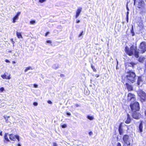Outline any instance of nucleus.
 <instances>
[{"mask_svg": "<svg viewBox=\"0 0 146 146\" xmlns=\"http://www.w3.org/2000/svg\"><path fill=\"white\" fill-rule=\"evenodd\" d=\"M46 1V0H39V2L40 3H43Z\"/></svg>", "mask_w": 146, "mask_h": 146, "instance_id": "obj_28", "label": "nucleus"}, {"mask_svg": "<svg viewBox=\"0 0 146 146\" xmlns=\"http://www.w3.org/2000/svg\"><path fill=\"white\" fill-rule=\"evenodd\" d=\"M62 127L63 128H65L67 127V125L65 124H64L63 125H62Z\"/></svg>", "mask_w": 146, "mask_h": 146, "instance_id": "obj_29", "label": "nucleus"}, {"mask_svg": "<svg viewBox=\"0 0 146 146\" xmlns=\"http://www.w3.org/2000/svg\"><path fill=\"white\" fill-rule=\"evenodd\" d=\"M145 115H146V111H145Z\"/></svg>", "mask_w": 146, "mask_h": 146, "instance_id": "obj_56", "label": "nucleus"}, {"mask_svg": "<svg viewBox=\"0 0 146 146\" xmlns=\"http://www.w3.org/2000/svg\"><path fill=\"white\" fill-rule=\"evenodd\" d=\"M146 51V42H141L139 45V53H143Z\"/></svg>", "mask_w": 146, "mask_h": 146, "instance_id": "obj_4", "label": "nucleus"}, {"mask_svg": "<svg viewBox=\"0 0 146 146\" xmlns=\"http://www.w3.org/2000/svg\"><path fill=\"white\" fill-rule=\"evenodd\" d=\"M11 42H12V44H13V46H14V45H13V44H14V41L13 40V39H11Z\"/></svg>", "mask_w": 146, "mask_h": 146, "instance_id": "obj_32", "label": "nucleus"}, {"mask_svg": "<svg viewBox=\"0 0 146 146\" xmlns=\"http://www.w3.org/2000/svg\"><path fill=\"white\" fill-rule=\"evenodd\" d=\"M17 139L18 141H19L20 139H19V137L18 135H16V139Z\"/></svg>", "mask_w": 146, "mask_h": 146, "instance_id": "obj_27", "label": "nucleus"}, {"mask_svg": "<svg viewBox=\"0 0 146 146\" xmlns=\"http://www.w3.org/2000/svg\"><path fill=\"white\" fill-rule=\"evenodd\" d=\"M133 113L132 114L133 118L137 119H139L141 117V114L136 111H133Z\"/></svg>", "mask_w": 146, "mask_h": 146, "instance_id": "obj_8", "label": "nucleus"}, {"mask_svg": "<svg viewBox=\"0 0 146 146\" xmlns=\"http://www.w3.org/2000/svg\"><path fill=\"white\" fill-rule=\"evenodd\" d=\"M4 90V88L3 87H2L0 88V91L1 92H2Z\"/></svg>", "mask_w": 146, "mask_h": 146, "instance_id": "obj_31", "label": "nucleus"}, {"mask_svg": "<svg viewBox=\"0 0 146 146\" xmlns=\"http://www.w3.org/2000/svg\"><path fill=\"white\" fill-rule=\"evenodd\" d=\"M134 35V33H133V34H132V36H133Z\"/></svg>", "mask_w": 146, "mask_h": 146, "instance_id": "obj_55", "label": "nucleus"}, {"mask_svg": "<svg viewBox=\"0 0 146 146\" xmlns=\"http://www.w3.org/2000/svg\"><path fill=\"white\" fill-rule=\"evenodd\" d=\"M67 114L68 115H71V114L70 113H67Z\"/></svg>", "mask_w": 146, "mask_h": 146, "instance_id": "obj_45", "label": "nucleus"}, {"mask_svg": "<svg viewBox=\"0 0 146 146\" xmlns=\"http://www.w3.org/2000/svg\"><path fill=\"white\" fill-rule=\"evenodd\" d=\"M82 10V8L81 7H79L77 10L76 11V18H77L80 15L81 12Z\"/></svg>", "mask_w": 146, "mask_h": 146, "instance_id": "obj_10", "label": "nucleus"}, {"mask_svg": "<svg viewBox=\"0 0 146 146\" xmlns=\"http://www.w3.org/2000/svg\"><path fill=\"white\" fill-rule=\"evenodd\" d=\"M30 23L31 24H34L35 23V21H30Z\"/></svg>", "mask_w": 146, "mask_h": 146, "instance_id": "obj_26", "label": "nucleus"}, {"mask_svg": "<svg viewBox=\"0 0 146 146\" xmlns=\"http://www.w3.org/2000/svg\"><path fill=\"white\" fill-rule=\"evenodd\" d=\"M145 5L144 2L142 0H140L137 5V7L140 9L143 8Z\"/></svg>", "mask_w": 146, "mask_h": 146, "instance_id": "obj_9", "label": "nucleus"}, {"mask_svg": "<svg viewBox=\"0 0 146 146\" xmlns=\"http://www.w3.org/2000/svg\"><path fill=\"white\" fill-rule=\"evenodd\" d=\"M128 101H131V103L133 102L135 100V95L131 93H129L127 96Z\"/></svg>", "mask_w": 146, "mask_h": 146, "instance_id": "obj_7", "label": "nucleus"}, {"mask_svg": "<svg viewBox=\"0 0 146 146\" xmlns=\"http://www.w3.org/2000/svg\"><path fill=\"white\" fill-rule=\"evenodd\" d=\"M117 63H118V61H117Z\"/></svg>", "mask_w": 146, "mask_h": 146, "instance_id": "obj_57", "label": "nucleus"}, {"mask_svg": "<svg viewBox=\"0 0 146 146\" xmlns=\"http://www.w3.org/2000/svg\"><path fill=\"white\" fill-rule=\"evenodd\" d=\"M89 134L90 135H91L93 134V133L92 131H90L89 132Z\"/></svg>", "mask_w": 146, "mask_h": 146, "instance_id": "obj_39", "label": "nucleus"}, {"mask_svg": "<svg viewBox=\"0 0 146 146\" xmlns=\"http://www.w3.org/2000/svg\"><path fill=\"white\" fill-rule=\"evenodd\" d=\"M117 146H121V143H120L118 142L117 143Z\"/></svg>", "mask_w": 146, "mask_h": 146, "instance_id": "obj_36", "label": "nucleus"}, {"mask_svg": "<svg viewBox=\"0 0 146 146\" xmlns=\"http://www.w3.org/2000/svg\"><path fill=\"white\" fill-rule=\"evenodd\" d=\"M134 0V5H135V1H136V0Z\"/></svg>", "mask_w": 146, "mask_h": 146, "instance_id": "obj_51", "label": "nucleus"}, {"mask_svg": "<svg viewBox=\"0 0 146 146\" xmlns=\"http://www.w3.org/2000/svg\"><path fill=\"white\" fill-rule=\"evenodd\" d=\"M123 140L125 144H126L127 146H131L130 140L129 139V136L127 135H124L123 137Z\"/></svg>", "mask_w": 146, "mask_h": 146, "instance_id": "obj_6", "label": "nucleus"}, {"mask_svg": "<svg viewBox=\"0 0 146 146\" xmlns=\"http://www.w3.org/2000/svg\"><path fill=\"white\" fill-rule=\"evenodd\" d=\"M87 118L91 120H92L94 119V118L93 116H90L89 115L87 116Z\"/></svg>", "mask_w": 146, "mask_h": 146, "instance_id": "obj_20", "label": "nucleus"}, {"mask_svg": "<svg viewBox=\"0 0 146 146\" xmlns=\"http://www.w3.org/2000/svg\"><path fill=\"white\" fill-rule=\"evenodd\" d=\"M121 124H120L119 127V134L120 135H122L123 134V129L121 128Z\"/></svg>", "mask_w": 146, "mask_h": 146, "instance_id": "obj_16", "label": "nucleus"}, {"mask_svg": "<svg viewBox=\"0 0 146 146\" xmlns=\"http://www.w3.org/2000/svg\"><path fill=\"white\" fill-rule=\"evenodd\" d=\"M145 2H146V0H145Z\"/></svg>", "mask_w": 146, "mask_h": 146, "instance_id": "obj_58", "label": "nucleus"}, {"mask_svg": "<svg viewBox=\"0 0 146 146\" xmlns=\"http://www.w3.org/2000/svg\"><path fill=\"white\" fill-rule=\"evenodd\" d=\"M142 84V81L141 77H138L137 79V85L138 86H141Z\"/></svg>", "mask_w": 146, "mask_h": 146, "instance_id": "obj_11", "label": "nucleus"}, {"mask_svg": "<svg viewBox=\"0 0 146 146\" xmlns=\"http://www.w3.org/2000/svg\"><path fill=\"white\" fill-rule=\"evenodd\" d=\"M125 85H126L127 89L128 91H131L133 90V88L131 85H130L127 83H126Z\"/></svg>", "mask_w": 146, "mask_h": 146, "instance_id": "obj_12", "label": "nucleus"}, {"mask_svg": "<svg viewBox=\"0 0 146 146\" xmlns=\"http://www.w3.org/2000/svg\"><path fill=\"white\" fill-rule=\"evenodd\" d=\"M75 105L76 107H78L79 106V105L78 104H76Z\"/></svg>", "mask_w": 146, "mask_h": 146, "instance_id": "obj_48", "label": "nucleus"}, {"mask_svg": "<svg viewBox=\"0 0 146 146\" xmlns=\"http://www.w3.org/2000/svg\"><path fill=\"white\" fill-rule=\"evenodd\" d=\"M5 61L7 62H9V61L8 60L6 59L5 60Z\"/></svg>", "mask_w": 146, "mask_h": 146, "instance_id": "obj_44", "label": "nucleus"}, {"mask_svg": "<svg viewBox=\"0 0 146 146\" xmlns=\"http://www.w3.org/2000/svg\"><path fill=\"white\" fill-rule=\"evenodd\" d=\"M48 32H47L45 34V36H47V35L48 34Z\"/></svg>", "mask_w": 146, "mask_h": 146, "instance_id": "obj_50", "label": "nucleus"}, {"mask_svg": "<svg viewBox=\"0 0 146 146\" xmlns=\"http://www.w3.org/2000/svg\"><path fill=\"white\" fill-rule=\"evenodd\" d=\"M21 14L20 12H18L17 13L16 15L15 16L17 17H19V16Z\"/></svg>", "mask_w": 146, "mask_h": 146, "instance_id": "obj_25", "label": "nucleus"}, {"mask_svg": "<svg viewBox=\"0 0 146 146\" xmlns=\"http://www.w3.org/2000/svg\"><path fill=\"white\" fill-rule=\"evenodd\" d=\"M12 62H13V64H14V63H15V61H13Z\"/></svg>", "mask_w": 146, "mask_h": 146, "instance_id": "obj_54", "label": "nucleus"}, {"mask_svg": "<svg viewBox=\"0 0 146 146\" xmlns=\"http://www.w3.org/2000/svg\"><path fill=\"white\" fill-rule=\"evenodd\" d=\"M60 76L61 77H64V74H61L60 75Z\"/></svg>", "mask_w": 146, "mask_h": 146, "instance_id": "obj_41", "label": "nucleus"}, {"mask_svg": "<svg viewBox=\"0 0 146 146\" xmlns=\"http://www.w3.org/2000/svg\"><path fill=\"white\" fill-rule=\"evenodd\" d=\"M131 119L130 117V116L129 114H127V119L125 121V122L127 124L131 122Z\"/></svg>", "mask_w": 146, "mask_h": 146, "instance_id": "obj_13", "label": "nucleus"}, {"mask_svg": "<svg viewBox=\"0 0 146 146\" xmlns=\"http://www.w3.org/2000/svg\"><path fill=\"white\" fill-rule=\"evenodd\" d=\"M83 32L82 31V32L80 33V34L79 35V37H80L81 36H82L83 35Z\"/></svg>", "mask_w": 146, "mask_h": 146, "instance_id": "obj_33", "label": "nucleus"}, {"mask_svg": "<svg viewBox=\"0 0 146 146\" xmlns=\"http://www.w3.org/2000/svg\"><path fill=\"white\" fill-rule=\"evenodd\" d=\"M129 14V12L128 11H127V13H126V17H128Z\"/></svg>", "mask_w": 146, "mask_h": 146, "instance_id": "obj_40", "label": "nucleus"}, {"mask_svg": "<svg viewBox=\"0 0 146 146\" xmlns=\"http://www.w3.org/2000/svg\"><path fill=\"white\" fill-rule=\"evenodd\" d=\"M46 42L47 43L51 44L52 43V41L51 40H48L46 41Z\"/></svg>", "mask_w": 146, "mask_h": 146, "instance_id": "obj_30", "label": "nucleus"}, {"mask_svg": "<svg viewBox=\"0 0 146 146\" xmlns=\"http://www.w3.org/2000/svg\"><path fill=\"white\" fill-rule=\"evenodd\" d=\"M53 146H57V144L55 143H53Z\"/></svg>", "mask_w": 146, "mask_h": 146, "instance_id": "obj_38", "label": "nucleus"}, {"mask_svg": "<svg viewBox=\"0 0 146 146\" xmlns=\"http://www.w3.org/2000/svg\"><path fill=\"white\" fill-rule=\"evenodd\" d=\"M134 64L132 62L127 63L126 64L125 72L127 74L126 79L129 82L133 83L136 80V75L135 73L132 71L133 68Z\"/></svg>", "mask_w": 146, "mask_h": 146, "instance_id": "obj_1", "label": "nucleus"}, {"mask_svg": "<svg viewBox=\"0 0 146 146\" xmlns=\"http://www.w3.org/2000/svg\"><path fill=\"white\" fill-rule=\"evenodd\" d=\"M1 76L3 79L5 78L8 79H9V76H7L5 74L2 75Z\"/></svg>", "mask_w": 146, "mask_h": 146, "instance_id": "obj_17", "label": "nucleus"}, {"mask_svg": "<svg viewBox=\"0 0 146 146\" xmlns=\"http://www.w3.org/2000/svg\"><path fill=\"white\" fill-rule=\"evenodd\" d=\"M80 21L79 20H77L76 21V23H79L80 22Z\"/></svg>", "mask_w": 146, "mask_h": 146, "instance_id": "obj_42", "label": "nucleus"}, {"mask_svg": "<svg viewBox=\"0 0 146 146\" xmlns=\"http://www.w3.org/2000/svg\"><path fill=\"white\" fill-rule=\"evenodd\" d=\"M138 96L141 98V101L143 102L146 100V94L145 93L141 90H139L138 92Z\"/></svg>", "mask_w": 146, "mask_h": 146, "instance_id": "obj_5", "label": "nucleus"}, {"mask_svg": "<svg viewBox=\"0 0 146 146\" xmlns=\"http://www.w3.org/2000/svg\"><path fill=\"white\" fill-rule=\"evenodd\" d=\"M136 48V47L132 45L130 47V50H129L127 47H126L125 48V51L129 56H131L134 53L135 57L137 58L139 57V52L137 50H135Z\"/></svg>", "mask_w": 146, "mask_h": 146, "instance_id": "obj_2", "label": "nucleus"}, {"mask_svg": "<svg viewBox=\"0 0 146 146\" xmlns=\"http://www.w3.org/2000/svg\"><path fill=\"white\" fill-rule=\"evenodd\" d=\"M34 86L35 88H37L38 87V85L36 84H34Z\"/></svg>", "mask_w": 146, "mask_h": 146, "instance_id": "obj_37", "label": "nucleus"}, {"mask_svg": "<svg viewBox=\"0 0 146 146\" xmlns=\"http://www.w3.org/2000/svg\"><path fill=\"white\" fill-rule=\"evenodd\" d=\"M0 135H2V132H1L0 133Z\"/></svg>", "mask_w": 146, "mask_h": 146, "instance_id": "obj_52", "label": "nucleus"}, {"mask_svg": "<svg viewBox=\"0 0 146 146\" xmlns=\"http://www.w3.org/2000/svg\"><path fill=\"white\" fill-rule=\"evenodd\" d=\"M18 18H19V17H16L15 16L13 19L12 22L13 23H15L16 21V20H18Z\"/></svg>", "mask_w": 146, "mask_h": 146, "instance_id": "obj_18", "label": "nucleus"}, {"mask_svg": "<svg viewBox=\"0 0 146 146\" xmlns=\"http://www.w3.org/2000/svg\"><path fill=\"white\" fill-rule=\"evenodd\" d=\"M143 128L142 121H141L139 126V132L141 133L142 132V129Z\"/></svg>", "mask_w": 146, "mask_h": 146, "instance_id": "obj_15", "label": "nucleus"}, {"mask_svg": "<svg viewBox=\"0 0 146 146\" xmlns=\"http://www.w3.org/2000/svg\"><path fill=\"white\" fill-rule=\"evenodd\" d=\"M8 134V133H6L5 134V140L6 141H7V142L9 141V140L7 138V135Z\"/></svg>", "mask_w": 146, "mask_h": 146, "instance_id": "obj_22", "label": "nucleus"}, {"mask_svg": "<svg viewBox=\"0 0 146 146\" xmlns=\"http://www.w3.org/2000/svg\"><path fill=\"white\" fill-rule=\"evenodd\" d=\"M4 117L5 118V120H6L7 118H8V117L7 116H4Z\"/></svg>", "mask_w": 146, "mask_h": 146, "instance_id": "obj_43", "label": "nucleus"}, {"mask_svg": "<svg viewBox=\"0 0 146 146\" xmlns=\"http://www.w3.org/2000/svg\"><path fill=\"white\" fill-rule=\"evenodd\" d=\"M95 76H96L97 78H98V77H99V75L96 74L95 75Z\"/></svg>", "mask_w": 146, "mask_h": 146, "instance_id": "obj_47", "label": "nucleus"}, {"mask_svg": "<svg viewBox=\"0 0 146 146\" xmlns=\"http://www.w3.org/2000/svg\"><path fill=\"white\" fill-rule=\"evenodd\" d=\"M91 67L92 68V69H93V70L94 72L96 71V70L94 66H93V65H92V64L91 65Z\"/></svg>", "mask_w": 146, "mask_h": 146, "instance_id": "obj_24", "label": "nucleus"}, {"mask_svg": "<svg viewBox=\"0 0 146 146\" xmlns=\"http://www.w3.org/2000/svg\"><path fill=\"white\" fill-rule=\"evenodd\" d=\"M18 146H21V145L20 144H17Z\"/></svg>", "mask_w": 146, "mask_h": 146, "instance_id": "obj_53", "label": "nucleus"}, {"mask_svg": "<svg viewBox=\"0 0 146 146\" xmlns=\"http://www.w3.org/2000/svg\"><path fill=\"white\" fill-rule=\"evenodd\" d=\"M126 8H127V10L128 11H129V9L128 8L127 6H126Z\"/></svg>", "mask_w": 146, "mask_h": 146, "instance_id": "obj_49", "label": "nucleus"}, {"mask_svg": "<svg viewBox=\"0 0 146 146\" xmlns=\"http://www.w3.org/2000/svg\"><path fill=\"white\" fill-rule=\"evenodd\" d=\"M126 20L127 22H128V17H126Z\"/></svg>", "mask_w": 146, "mask_h": 146, "instance_id": "obj_46", "label": "nucleus"}, {"mask_svg": "<svg viewBox=\"0 0 146 146\" xmlns=\"http://www.w3.org/2000/svg\"><path fill=\"white\" fill-rule=\"evenodd\" d=\"M30 69L32 70L33 69L32 68L31 66H30L28 67H27L26 69L25 70V72H27L28 70H30Z\"/></svg>", "mask_w": 146, "mask_h": 146, "instance_id": "obj_21", "label": "nucleus"}, {"mask_svg": "<svg viewBox=\"0 0 146 146\" xmlns=\"http://www.w3.org/2000/svg\"><path fill=\"white\" fill-rule=\"evenodd\" d=\"M16 34L17 36L19 38H22V36L21 33H18V32H17Z\"/></svg>", "mask_w": 146, "mask_h": 146, "instance_id": "obj_19", "label": "nucleus"}, {"mask_svg": "<svg viewBox=\"0 0 146 146\" xmlns=\"http://www.w3.org/2000/svg\"><path fill=\"white\" fill-rule=\"evenodd\" d=\"M53 68L55 69H57L59 67L58 65V64H55L53 66Z\"/></svg>", "mask_w": 146, "mask_h": 146, "instance_id": "obj_23", "label": "nucleus"}, {"mask_svg": "<svg viewBox=\"0 0 146 146\" xmlns=\"http://www.w3.org/2000/svg\"><path fill=\"white\" fill-rule=\"evenodd\" d=\"M33 104L35 106H37L38 105V103L36 102H34Z\"/></svg>", "mask_w": 146, "mask_h": 146, "instance_id": "obj_34", "label": "nucleus"}, {"mask_svg": "<svg viewBox=\"0 0 146 146\" xmlns=\"http://www.w3.org/2000/svg\"><path fill=\"white\" fill-rule=\"evenodd\" d=\"M16 135L13 134H11L10 135V139L11 140H13L14 141L16 140Z\"/></svg>", "mask_w": 146, "mask_h": 146, "instance_id": "obj_14", "label": "nucleus"}, {"mask_svg": "<svg viewBox=\"0 0 146 146\" xmlns=\"http://www.w3.org/2000/svg\"><path fill=\"white\" fill-rule=\"evenodd\" d=\"M130 106L133 111H138L140 109L139 104L137 102H135L133 103L131 102Z\"/></svg>", "mask_w": 146, "mask_h": 146, "instance_id": "obj_3", "label": "nucleus"}, {"mask_svg": "<svg viewBox=\"0 0 146 146\" xmlns=\"http://www.w3.org/2000/svg\"><path fill=\"white\" fill-rule=\"evenodd\" d=\"M48 103L50 104H52V102L50 100L48 101Z\"/></svg>", "mask_w": 146, "mask_h": 146, "instance_id": "obj_35", "label": "nucleus"}]
</instances>
